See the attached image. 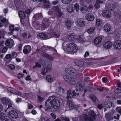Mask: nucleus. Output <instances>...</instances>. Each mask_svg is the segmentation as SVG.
<instances>
[{
  "instance_id": "1",
  "label": "nucleus",
  "mask_w": 121,
  "mask_h": 121,
  "mask_svg": "<svg viewBox=\"0 0 121 121\" xmlns=\"http://www.w3.org/2000/svg\"><path fill=\"white\" fill-rule=\"evenodd\" d=\"M59 103L58 101L54 97H50L46 101L45 106L46 111H49L52 108L54 109L57 108L59 107Z\"/></svg>"
},
{
  "instance_id": "2",
  "label": "nucleus",
  "mask_w": 121,
  "mask_h": 121,
  "mask_svg": "<svg viewBox=\"0 0 121 121\" xmlns=\"http://www.w3.org/2000/svg\"><path fill=\"white\" fill-rule=\"evenodd\" d=\"M64 49H66L67 52H69L75 53L77 50L75 44L73 43H68V42H64L62 45Z\"/></svg>"
},
{
  "instance_id": "3",
  "label": "nucleus",
  "mask_w": 121,
  "mask_h": 121,
  "mask_svg": "<svg viewBox=\"0 0 121 121\" xmlns=\"http://www.w3.org/2000/svg\"><path fill=\"white\" fill-rule=\"evenodd\" d=\"M63 77L64 80L70 84L74 85L78 84V80L76 78L72 77L66 75H63Z\"/></svg>"
},
{
  "instance_id": "4",
  "label": "nucleus",
  "mask_w": 121,
  "mask_h": 121,
  "mask_svg": "<svg viewBox=\"0 0 121 121\" xmlns=\"http://www.w3.org/2000/svg\"><path fill=\"white\" fill-rule=\"evenodd\" d=\"M65 72L66 73L72 76H74L77 74V71L75 69L73 68H67L65 69Z\"/></svg>"
},
{
  "instance_id": "5",
  "label": "nucleus",
  "mask_w": 121,
  "mask_h": 121,
  "mask_svg": "<svg viewBox=\"0 0 121 121\" xmlns=\"http://www.w3.org/2000/svg\"><path fill=\"white\" fill-rule=\"evenodd\" d=\"M7 117L9 119L14 120L17 118L18 114L15 111L11 110L7 113Z\"/></svg>"
},
{
  "instance_id": "6",
  "label": "nucleus",
  "mask_w": 121,
  "mask_h": 121,
  "mask_svg": "<svg viewBox=\"0 0 121 121\" xmlns=\"http://www.w3.org/2000/svg\"><path fill=\"white\" fill-rule=\"evenodd\" d=\"M67 96L66 98L68 101V100L69 99H70L73 96H78L79 95V94L78 93H76L74 90H73L72 91L69 90L67 92Z\"/></svg>"
},
{
  "instance_id": "7",
  "label": "nucleus",
  "mask_w": 121,
  "mask_h": 121,
  "mask_svg": "<svg viewBox=\"0 0 121 121\" xmlns=\"http://www.w3.org/2000/svg\"><path fill=\"white\" fill-rule=\"evenodd\" d=\"M76 25L78 27H83L84 26L85 23L84 21L81 18L78 19L75 22Z\"/></svg>"
},
{
  "instance_id": "8",
  "label": "nucleus",
  "mask_w": 121,
  "mask_h": 121,
  "mask_svg": "<svg viewBox=\"0 0 121 121\" xmlns=\"http://www.w3.org/2000/svg\"><path fill=\"white\" fill-rule=\"evenodd\" d=\"M102 15L104 17L106 18H109L111 15V12L108 10H104L102 12Z\"/></svg>"
},
{
  "instance_id": "9",
  "label": "nucleus",
  "mask_w": 121,
  "mask_h": 121,
  "mask_svg": "<svg viewBox=\"0 0 121 121\" xmlns=\"http://www.w3.org/2000/svg\"><path fill=\"white\" fill-rule=\"evenodd\" d=\"M7 90L9 92L16 95H20L21 94V93L20 92L14 89L11 87L8 88Z\"/></svg>"
},
{
  "instance_id": "10",
  "label": "nucleus",
  "mask_w": 121,
  "mask_h": 121,
  "mask_svg": "<svg viewBox=\"0 0 121 121\" xmlns=\"http://www.w3.org/2000/svg\"><path fill=\"white\" fill-rule=\"evenodd\" d=\"M5 45L9 47V48H11L13 46L14 44L13 39H10L6 40L5 42Z\"/></svg>"
},
{
  "instance_id": "11",
  "label": "nucleus",
  "mask_w": 121,
  "mask_h": 121,
  "mask_svg": "<svg viewBox=\"0 0 121 121\" xmlns=\"http://www.w3.org/2000/svg\"><path fill=\"white\" fill-rule=\"evenodd\" d=\"M86 20L88 21H92L95 19L94 15L91 13H88L86 14L85 16Z\"/></svg>"
},
{
  "instance_id": "12",
  "label": "nucleus",
  "mask_w": 121,
  "mask_h": 121,
  "mask_svg": "<svg viewBox=\"0 0 121 121\" xmlns=\"http://www.w3.org/2000/svg\"><path fill=\"white\" fill-rule=\"evenodd\" d=\"M113 47L116 49L121 48V40H119L116 41L114 43Z\"/></svg>"
},
{
  "instance_id": "13",
  "label": "nucleus",
  "mask_w": 121,
  "mask_h": 121,
  "mask_svg": "<svg viewBox=\"0 0 121 121\" xmlns=\"http://www.w3.org/2000/svg\"><path fill=\"white\" fill-rule=\"evenodd\" d=\"M14 25H11L9 26V30L10 31V32L8 33L7 34V35L8 36H10L12 35V34L13 31L14 30L18 31L19 30V28H17V27H15V28H14Z\"/></svg>"
},
{
  "instance_id": "14",
  "label": "nucleus",
  "mask_w": 121,
  "mask_h": 121,
  "mask_svg": "<svg viewBox=\"0 0 121 121\" xmlns=\"http://www.w3.org/2000/svg\"><path fill=\"white\" fill-rule=\"evenodd\" d=\"M112 42L108 41L105 42L103 44V46L104 48L106 49H108L111 48L112 46Z\"/></svg>"
},
{
  "instance_id": "15",
  "label": "nucleus",
  "mask_w": 121,
  "mask_h": 121,
  "mask_svg": "<svg viewBox=\"0 0 121 121\" xmlns=\"http://www.w3.org/2000/svg\"><path fill=\"white\" fill-rule=\"evenodd\" d=\"M51 69V65H49L45 68L43 69L41 71V74L43 75H46L47 73Z\"/></svg>"
},
{
  "instance_id": "16",
  "label": "nucleus",
  "mask_w": 121,
  "mask_h": 121,
  "mask_svg": "<svg viewBox=\"0 0 121 121\" xmlns=\"http://www.w3.org/2000/svg\"><path fill=\"white\" fill-rule=\"evenodd\" d=\"M10 100L9 98L5 97L1 98V101L2 103L4 104L7 106L8 103L10 102Z\"/></svg>"
},
{
  "instance_id": "17",
  "label": "nucleus",
  "mask_w": 121,
  "mask_h": 121,
  "mask_svg": "<svg viewBox=\"0 0 121 121\" xmlns=\"http://www.w3.org/2000/svg\"><path fill=\"white\" fill-rule=\"evenodd\" d=\"M31 50V47L29 45H26L24 47L23 52L25 54L29 53Z\"/></svg>"
},
{
  "instance_id": "18",
  "label": "nucleus",
  "mask_w": 121,
  "mask_h": 121,
  "mask_svg": "<svg viewBox=\"0 0 121 121\" xmlns=\"http://www.w3.org/2000/svg\"><path fill=\"white\" fill-rule=\"evenodd\" d=\"M89 118L85 120L86 121H93L95 118V115L93 111H91V113L89 114Z\"/></svg>"
},
{
  "instance_id": "19",
  "label": "nucleus",
  "mask_w": 121,
  "mask_h": 121,
  "mask_svg": "<svg viewBox=\"0 0 121 121\" xmlns=\"http://www.w3.org/2000/svg\"><path fill=\"white\" fill-rule=\"evenodd\" d=\"M104 28L105 32H109L111 30V27L110 25L108 23L106 24L104 26Z\"/></svg>"
},
{
  "instance_id": "20",
  "label": "nucleus",
  "mask_w": 121,
  "mask_h": 121,
  "mask_svg": "<svg viewBox=\"0 0 121 121\" xmlns=\"http://www.w3.org/2000/svg\"><path fill=\"white\" fill-rule=\"evenodd\" d=\"M39 2H43L44 5L46 7H49L50 5V3L49 0H38Z\"/></svg>"
},
{
  "instance_id": "21",
  "label": "nucleus",
  "mask_w": 121,
  "mask_h": 121,
  "mask_svg": "<svg viewBox=\"0 0 121 121\" xmlns=\"http://www.w3.org/2000/svg\"><path fill=\"white\" fill-rule=\"evenodd\" d=\"M38 36L39 37L43 38L45 39H48L50 38L47 35L45 34L40 33L38 34Z\"/></svg>"
},
{
  "instance_id": "22",
  "label": "nucleus",
  "mask_w": 121,
  "mask_h": 121,
  "mask_svg": "<svg viewBox=\"0 0 121 121\" xmlns=\"http://www.w3.org/2000/svg\"><path fill=\"white\" fill-rule=\"evenodd\" d=\"M76 37L74 34H71L68 36V38L69 40H73L76 39Z\"/></svg>"
},
{
  "instance_id": "23",
  "label": "nucleus",
  "mask_w": 121,
  "mask_h": 121,
  "mask_svg": "<svg viewBox=\"0 0 121 121\" xmlns=\"http://www.w3.org/2000/svg\"><path fill=\"white\" fill-rule=\"evenodd\" d=\"M102 40V39L100 37H97L94 39V43L95 44H98L101 42Z\"/></svg>"
},
{
  "instance_id": "24",
  "label": "nucleus",
  "mask_w": 121,
  "mask_h": 121,
  "mask_svg": "<svg viewBox=\"0 0 121 121\" xmlns=\"http://www.w3.org/2000/svg\"><path fill=\"white\" fill-rule=\"evenodd\" d=\"M85 82L83 81H80L79 82H78V84L79 86V89L81 90L84 88L85 85Z\"/></svg>"
},
{
  "instance_id": "25",
  "label": "nucleus",
  "mask_w": 121,
  "mask_h": 121,
  "mask_svg": "<svg viewBox=\"0 0 121 121\" xmlns=\"http://www.w3.org/2000/svg\"><path fill=\"white\" fill-rule=\"evenodd\" d=\"M65 24L66 26L68 29H69L72 25V23L69 20L67 21Z\"/></svg>"
},
{
  "instance_id": "26",
  "label": "nucleus",
  "mask_w": 121,
  "mask_h": 121,
  "mask_svg": "<svg viewBox=\"0 0 121 121\" xmlns=\"http://www.w3.org/2000/svg\"><path fill=\"white\" fill-rule=\"evenodd\" d=\"M7 116L6 114L2 112L0 113V120L3 121L6 117Z\"/></svg>"
},
{
  "instance_id": "27",
  "label": "nucleus",
  "mask_w": 121,
  "mask_h": 121,
  "mask_svg": "<svg viewBox=\"0 0 121 121\" xmlns=\"http://www.w3.org/2000/svg\"><path fill=\"white\" fill-rule=\"evenodd\" d=\"M76 65L79 67H82L84 65L83 62L80 60H77L76 61Z\"/></svg>"
},
{
  "instance_id": "28",
  "label": "nucleus",
  "mask_w": 121,
  "mask_h": 121,
  "mask_svg": "<svg viewBox=\"0 0 121 121\" xmlns=\"http://www.w3.org/2000/svg\"><path fill=\"white\" fill-rule=\"evenodd\" d=\"M104 104L106 107L110 108L112 107V104L111 102L107 101L104 102Z\"/></svg>"
},
{
  "instance_id": "29",
  "label": "nucleus",
  "mask_w": 121,
  "mask_h": 121,
  "mask_svg": "<svg viewBox=\"0 0 121 121\" xmlns=\"http://www.w3.org/2000/svg\"><path fill=\"white\" fill-rule=\"evenodd\" d=\"M47 81L49 82H51L53 81L52 77L50 75H48L46 77Z\"/></svg>"
},
{
  "instance_id": "30",
  "label": "nucleus",
  "mask_w": 121,
  "mask_h": 121,
  "mask_svg": "<svg viewBox=\"0 0 121 121\" xmlns=\"http://www.w3.org/2000/svg\"><path fill=\"white\" fill-rule=\"evenodd\" d=\"M19 15L20 17L24 19L26 17L25 13L24 12L22 11H20L19 13Z\"/></svg>"
},
{
  "instance_id": "31",
  "label": "nucleus",
  "mask_w": 121,
  "mask_h": 121,
  "mask_svg": "<svg viewBox=\"0 0 121 121\" xmlns=\"http://www.w3.org/2000/svg\"><path fill=\"white\" fill-rule=\"evenodd\" d=\"M96 24L98 26H100L102 24V21L99 19H97L96 21Z\"/></svg>"
},
{
  "instance_id": "32",
  "label": "nucleus",
  "mask_w": 121,
  "mask_h": 121,
  "mask_svg": "<svg viewBox=\"0 0 121 121\" xmlns=\"http://www.w3.org/2000/svg\"><path fill=\"white\" fill-rule=\"evenodd\" d=\"M44 56L48 59L50 60H53V58L52 57L50 56L47 54L45 53L44 55Z\"/></svg>"
},
{
  "instance_id": "33",
  "label": "nucleus",
  "mask_w": 121,
  "mask_h": 121,
  "mask_svg": "<svg viewBox=\"0 0 121 121\" xmlns=\"http://www.w3.org/2000/svg\"><path fill=\"white\" fill-rule=\"evenodd\" d=\"M95 30V28H92L89 29L87 30V32L88 34H91L94 33Z\"/></svg>"
},
{
  "instance_id": "34",
  "label": "nucleus",
  "mask_w": 121,
  "mask_h": 121,
  "mask_svg": "<svg viewBox=\"0 0 121 121\" xmlns=\"http://www.w3.org/2000/svg\"><path fill=\"white\" fill-rule=\"evenodd\" d=\"M83 37L82 35L80 36H76V39L80 42H81L83 41Z\"/></svg>"
},
{
  "instance_id": "35",
  "label": "nucleus",
  "mask_w": 121,
  "mask_h": 121,
  "mask_svg": "<svg viewBox=\"0 0 121 121\" xmlns=\"http://www.w3.org/2000/svg\"><path fill=\"white\" fill-rule=\"evenodd\" d=\"M89 98L92 99L94 101H97V98L93 95H90L89 96Z\"/></svg>"
},
{
  "instance_id": "36",
  "label": "nucleus",
  "mask_w": 121,
  "mask_h": 121,
  "mask_svg": "<svg viewBox=\"0 0 121 121\" xmlns=\"http://www.w3.org/2000/svg\"><path fill=\"white\" fill-rule=\"evenodd\" d=\"M72 0H61V2L65 4H69L71 1Z\"/></svg>"
},
{
  "instance_id": "37",
  "label": "nucleus",
  "mask_w": 121,
  "mask_h": 121,
  "mask_svg": "<svg viewBox=\"0 0 121 121\" xmlns=\"http://www.w3.org/2000/svg\"><path fill=\"white\" fill-rule=\"evenodd\" d=\"M13 102L11 101V100H10V101L8 103V107L7 109L5 110V112H6L8 109L12 107L13 105Z\"/></svg>"
},
{
  "instance_id": "38",
  "label": "nucleus",
  "mask_w": 121,
  "mask_h": 121,
  "mask_svg": "<svg viewBox=\"0 0 121 121\" xmlns=\"http://www.w3.org/2000/svg\"><path fill=\"white\" fill-rule=\"evenodd\" d=\"M41 119V121H50L49 118L46 117H42Z\"/></svg>"
},
{
  "instance_id": "39",
  "label": "nucleus",
  "mask_w": 121,
  "mask_h": 121,
  "mask_svg": "<svg viewBox=\"0 0 121 121\" xmlns=\"http://www.w3.org/2000/svg\"><path fill=\"white\" fill-rule=\"evenodd\" d=\"M115 92L116 94L120 93L121 92V88H116L115 90Z\"/></svg>"
},
{
  "instance_id": "40",
  "label": "nucleus",
  "mask_w": 121,
  "mask_h": 121,
  "mask_svg": "<svg viewBox=\"0 0 121 121\" xmlns=\"http://www.w3.org/2000/svg\"><path fill=\"white\" fill-rule=\"evenodd\" d=\"M87 8H81L80 10L82 13H86L87 11Z\"/></svg>"
},
{
  "instance_id": "41",
  "label": "nucleus",
  "mask_w": 121,
  "mask_h": 121,
  "mask_svg": "<svg viewBox=\"0 0 121 121\" xmlns=\"http://www.w3.org/2000/svg\"><path fill=\"white\" fill-rule=\"evenodd\" d=\"M67 104L68 106L72 107L74 106V103L72 101H69L68 102Z\"/></svg>"
},
{
  "instance_id": "42",
  "label": "nucleus",
  "mask_w": 121,
  "mask_h": 121,
  "mask_svg": "<svg viewBox=\"0 0 121 121\" xmlns=\"http://www.w3.org/2000/svg\"><path fill=\"white\" fill-rule=\"evenodd\" d=\"M109 116V114H106L105 115V117L107 121L112 120L113 118L112 117H108Z\"/></svg>"
},
{
  "instance_id": "43",
  "label": "nucleus",
  "mask_w": 121,
  "mask_h": 121,
  "mask_svg": "<svg viewBox=\"0 0 121 121\" xmlns=\"http://www.w3.org/2000/svg\"><path fill=\"white\" fill-rule=\"evenodd\" d=\"M24 96L29 98H31L32 96V95L30 94L24 93Z\"/></svg>"
},
{
  "instance_id": "44",
  "label": "nucleus",
  "mask_w": 121,
  "mask_h": 121,
  "mask_svg": "<svg viewBox=\"0 0 121 121\" xmlns=\"http://www.w3.org/2000/svg\"><path fill=\"white\" fill-rule=\"evenodd\" d=\"M8 66L9 68L12 69H14L15 68V66L13 64L9 65Z\"/></svg>"
},
{
  "instance_id": "45",
  "label": "nucleus",
  "mask_w": 121,
  "mask_h": 121,
  "mask_svg": "<svg viewBox=\"0 0 121 121\" xmlns=\"http://www.w3.org/2000/svg\"><path fill=\"white\" fill-rule=\"evenodd\" d=\"M116 111L119 113L121 114V107H117L116 108Z\"/></svg>"
},
{
  "instance_id": "46",
  "label": "nucleus",
  "mask_w": 121,
  "mask_h": 121,
  "mask_svg": "<svg viewBox=\"0 0 121 121\" xmlns=\"http://www.w3.org/2000/svg\"><path fill=\"white\" fill-rule=\"evenodd\" d=\"M5 58L7 59H11V60L12 58L11 55L9 54H7L5 56Z\"/></svg>"
},
{
  "instance_id": "47",
  "label": "nucleus",
  "mask_w": 121,
  "mask_h": 121,
  "mask_svg": "<svg viewBox=\"0 0 121 121\" xmlns=\"http://www.w3.org/2000/svg\"><path fill=\"white\" fill-rule=\"evenodd\" d=\"M32 11V10L31 9H28L26 10L25 12L26 14H29L31 13Z\"/></svg>"
},
{
  "instance_id": "48",
  "label": "nucleus",
  "mask_w": 121,
  "mask_h": 121,
  "mask_svg": "<svg viewBox=\"0 0 121 121\" xmlns=\"http://www.w3.org/2000/svg\"><path fill=\"white\" fill-rule=\"evenodd\" d=\"M103 82L104 83H107L108 82L109 80L105 77L103 78L102 79Z\"/></svg>"
},
{
  "instance_id": "49",
  "label": "nucleus",
  "mask_w": 121,
  "mask_h": 121,
  "mask_svg": "<svg viewBox=\"0 0 121 121\" xmlns=\"http://www.w3.org/2000/svg\"><path fill=\"white\" fill-rule=\"evenodd\" d=\"M50 116L52 117V118L54 119H55L56 118V116L55 114L53 113H51L50 114Z\"/></svg>"
},
{
  "instance_id": "50",
  "label": "nucleus",
  "mask_w": 121,
  "mask_h": 121,
  "mask_svg": "<svg viewBox=\"0 0 121 121\" xmlns=\"http://www.w3.org/2000/svg\"><path fill=\"white\" fill-rule=\"evenodd\" d=\"M27 34L25 32H24L22 33V37L24 38H26L27 37Z\"/></svg>"
},
{
  "instance_id": "51",
  "label": "nucleus",
  "mask_w": 121,
  "mask_h": 121,
  "mask_svg": "<svg viewBox=\"0 0 121 121\" xmlns=\"http://www.w3.org/2000/svg\"><path fill=\"white\" fill-rule=\"evenodd\" d=\"M67 10L68 12L71 13L73 11L74 9L73 8H67Z\"/></svg>"
},
{
  "instance_id": "52",
  "label": "nucleus",
  "mask_w": 121,
  "mask_h": 121,
  "mask_svg": "<svg viewBox=\"0 0 121 121\" xmlns=\"http://www.w3.org/2000/svg\"><path fill=\"white\" fill-rule=\"evenodd\" d=\"M41 66V65L40 64L37 63L36 62L35 63V65L34 66L33 68H35V67L40 68V67Z\"/></svg>"
},
{
  "instance_id": "53",
  "label": "nucleus",
  "mask_w": 121,
  "mask_h": 121,
  "mask_svg": "<svg viewBox=\"0 0 121 121\" xmlns=\"http://www.w3.org/2000/svg\"><path fill=\"white\" fill-rule=\"evenodd\" d=\"M33 105L30 104H28V109H32L33 107Z\"/></svg>"
},
{
  "instance_id": "54",
  "label": "nucleus",
  "mask_w": 121,
  "mask_h": 121,
  "mask_svg": "<svg viewBox=\"0 0 121 121\" xmlns=\"http://www.w3.org/2000/svg\"><path fill=\"white\" fill-rule=\"evenodd\" d=\"M57 10H58V11L57 12L58 16L59 17H60L61 16L62 13L61 11L60 10H59L58 9Z\"/></svg>"
},
{
  "instance_id": "55",
  "label": "nucleus",
  "mask_w": 121,
  "mask_h": 121,
  "mask_svg": "<svg viewBox=\"0 0 121 121\" xmlns=\"http://www.w3.org/2000/svg\"><path fill=\"white\" fill-rule=\"evenodd\" d=\"M31 113L32 114L34 115H35L36 114L37 112L35 110L33 109L31 111Z\"/></svg>"
},
{
  "instance_id": "56",
  "label": "nucleus",
  "mask_w": 121,
  "mask_h": 121,
  "mask_svg": "<svg viewBox=\"0 0 121 121\" xmlns=\"http://www.w3.org/2000/svg\"><path fill=\"white\" fill-rule=\"evenodd\" d=\"M89 55V52H86L84 56V57L85 58H86Z\"/></svg>"
},
{
  "instance_id": "57",
  "label": "nucleus",
  "mask_w": 121,
  "mask_h": 121,
  "mask_svg": "<svg viewBox=\"0 0 121 121\" xmlns=\"http://www.w3.org/2000/svg\"><path fill=\"white\" fill-rule=\"evenodd\" d=\"M58 2V0H56L53 1L52 2V4L53 5H55L57 4Z\"/></svg>"
},
{
  "instance_id": "58",
  "label": "nucleus",
  "mask_w": 121,
  "mask_h": 121,
  "mask_svg": "<svg viewBox=\"0 0 121 121\" xmlns=\"http://www.w3.org/2000/svg\"><path fill=\"white\" fill-rule=\"evenodd\" d=\"M17 56V54L15 52H13L12 54V57H13V58H15Z\"/></svg>"
},
{
  "instance_id": "59",
  "label": "nucleus",
  "mask_w": 121,
  "mask_h": 121,
  "mask_svg": "<svg viewBox=\"0 0 121 121\" xmlns=\"http://www.w3.org/2000/svg\"><path fill=\"white\" fill-rule=\"evenodd\" d=\"M120 97L118 95H117L115 96H112V98H115L117 99V98H119Z\"/></svg>"
},
{
  "instance_id": "60",
  "label": "nucleus",
  "mask_w": 121,
  "mask_h": 121,
  "mask_svg": "<svg viewBox=\"0 0 121 121\" xmlns=\"http://www.w3.org/2000/svg\"><path fill=\"white\" fill-rule=\"evenodd\" d=\"M26 80L27 81H29L31 80L30 76L29 75H28L26 78Z\"/></svg>"
},
{
  "instance_id": "61",
  "label": "nucleus",
  "mask_w": 121,
  "mask_h": 121,
  "mask_svg": "<svg viewBox=\"0 0 121 121\" xmlns=\"http://www.w3.org/2000/svg\"><path fill=\"white\" fill-rule=\"evenodd\" d=\"M117 36L118 37H120L121 36V32L120 31H119L118 32V33L117 34Z\"/></svg>"
},
{
  "instance_id": "62",
  "label": "nucleus",
  "mask_w": 121,
  "mask_h": 121,
  "mask_svg": "<svg viewBox=\"0 0 121 121\" xmlns=\"http://www.w3.org/2000/svg\"><path fill=\"white\" fill-rule=\"evenodd\" d=\"M73 6L74 8H79V5L78 3H75L73 5Z\"/></svg>"
},
{
  "instance_id": "63",
  "label": "nucleus",
  "mask_w": 121,
  "mask_h": 121,
  "mask_svg": "<svg viewBox=\"0 0 121 121\" xmlns=\"http://www.w3.org/2000/svg\"><path fill=\"white\" fill-rule=\"evenodd\" d=\"M7 48L6 47H4L3 48V49H2V52L4 53L6 52L7 50Z\"/></svg>"
},
{
  "instance_id": "64",
  "label": "nucleus",
  "mask_w": 121,
  "mask_h": 121,
  "mask_svg": "<svg viewBox=\"0 0 121 121\" xmlns=\"http://www.w3.org/2000/svg\"><path fill=\"white\" fill-rule=\"evenodd\" d=\"M90 80L89 78L88 77H86L84 79L85 82H87Z\"/></svg>"
}]
</instances>
